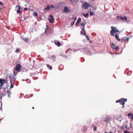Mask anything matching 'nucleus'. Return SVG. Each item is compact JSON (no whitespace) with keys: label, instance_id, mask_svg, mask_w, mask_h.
Wrapping results in <instances>:
<instances>
[{"label":"nucleus","instance_id":"1","mask_svg":"<svg viewBox=\"0 0 133 133\" xmlns=\"http://www.w3.org/2000/svg\"><path fill=\"white\" fill-rule=\"evenodd\" d=\"M7 87H4V88H0V96L1 99H2V96H5L7 92L8 91V90L5 89V88Z\"/></svg>","mask_w":133,"mask_h":133},{"label":"nucleus","instance_id":"2","mask_svg":"<svg viewBox=\"0 0 133 133\" xmlns=\"http://www.w3.org/2000/svg\"><path fill=\"white\" fill-rule=\"evenodd\" d=\"M127 99L126 98H121L116 100V102L117 103H120V104L123 105L122 108H124V104L125 102L127 101Z\"/></svg>","mask_w":133,"mask_h":133},{"label":"nucleus","instance_id":"3","mask_svg":"<svg viewBox=\"0 0 133 133\" xmlns=\"http://www.w3.org/2000/svg\"><path fill=\"white\" fill-rule=\"evenodd\" d=\"M111 29L110 31V33H114L115 32L121 33V31H119L116 27L112 26L111 27Z\"/></svg>","mask_w":133,"mask_h":133},{"label":"nucleus","instance_id":"4","mask_svg":"<svg viewBox=\"0 0 133 133\" xmlns=\"http://www.w3.org/2000/svg\"><path fill=\"white\" fill-rule=\"evenodd\" d=\"M91 5L86 2L83 3L82 4V6L85 9H88L89 7L91 6Z\"/></svg>","mask_w":133,"mask_h":133},{"label":"nucleus","instance_id":"5","mask_svg":"<svg viewBox=\"0 0 133 133\" xmlns=\"http://www.w3.org/2000/svg\"><path fill=\"white\" fill-rule=\"evenodd\" d=\"M8 80L7 79L6 80L4 79H0V87L1 88H2L3 86V85L7 83Z\"/></svg>","mask_w":133,"mask_h":133},{"label":"nucleus","instance_id":"6","mask_svg":"<svg viewBox=\"0 0 133 133\" xmlns=\"http://www.w3.org/2000/svg\"><path fill=\"white\" fill-rule=\"evenodd\" d=\"M21 66L20 64H17L16 65L15 70L17 71H19L21 70Z\"/></svg>","mask_w":133,"mask_h":133},{"label":"nucleus","instance_id":"7","mask_svg":"<svg viewBox=\"0 0 133 133\" xmlns=\"http://www.w3.org/2000/svg\"><path fill=\"white\" fill-rule=\"evenodd\" d=\"M111 118L109 117H106L104 119V121L105 122H108L110 120Z\"/></svg>","mask_w":133,"mask_h":133},{"label":"nucleus","instance_id":"8","mask_svg":"<svg viewBox=\"0 0 133 133\" xmlns=\"http://www.w3.org/2000/svg\"><path fill=\"white\" fill-rule=\"evenodd\" d=\"M54 43L58 46H59L61 45V44L59 42L57 41L56 40L54 41Z\"/></svg>","mask_w":133,"mask_h":133},{"label":"nucleus","instance_id":"9","mask_svg":"<svg viewBox=\"0 0 133 133\" xmlns=\"http://www.w3.org/2000/svg\"><path fill=\"white\" fill-rule=\"evenodd\" d=\"M70 11L69 10V9L68 7H65L64 8V9L63 11L64 12H69Z\"/></svg>","mask_w":133,"mask_h":133},{"label":"nucleus","instance_id":"10","mask_svg":"<svg viewBox=\"0 0 133 133\" xmlns=\"http://www.w3.org/2000/svg\"><path fill=\"white\" fill-rule=\"evenodd\" d=\"M81 19L80 18H78V19L77 22L76 24V25H77L81 21Z\"/></svg>","mask_w":133,"mask_h":133},{"label":"nucleus","instance_id":"11","mask_svg":"<svg viewBox=\"0 0 133 133\" xmlns=\"http://www.w3.org/2000/svg\"><path fill=\"white\" fill-rule=\"evenodd\" d=\"M82 14L83 15V16L85 17H88V16L89 15L88 13H87L86 14H84V13H82Z\"/></svg>","mask_w":133,"mask_h":133},{"label":"nucleus","instance_id":"12","mask_svg":"<svg viewBox=\"0 0 133 133\" xmlns=\"http://www.w3.org/2000/svg\"><path fill=\"white\" fill-rule=\"evenodd\" d=\"M85 24V23L83 22L81 24V28H84Z\"/></svg>","mask_w":133,"mask_h":133},{"label":"nucleus","instance_id":"13","mask_svg":"<svg viewBox=\"0 0 133 133\" xmlns=\"http://www.w3.org/2000/svg\"><path fill=\"white\" fill-rule=\"evenodd\" d=\"M110 45H111V48L113 49H114L115 48V47L116 46L113 43H110Z\"/></svg>","mask_w":133,"mask_h":133},{"label":"nucleus","instance_id":"14","mask_svg":"<svg viewBox=\"0 0 133 133\" xmlns=\"http://www.w3.org/2000/svg\"><path fill=\"white\" fill-rule=\"evenodd\" d=\"M130 38V37L127 38L126 37H124L123 38V39L124 42H125L126 41H128Z\"/></svg>","mask_w":133,"mask_h":133},{"label":"nucleus","instance_id":"15","mask_svg":"<svg viewBox=\"0 0 133 133\" xmlns=\"http://www.w3.org/2000/svg\"><path fill=\"white\" fill-rule=\"evenodd\" d=\"M81 29L82 30L81 31V33H86L84 29V28Z\"/></svg>","mask_w":133,"mask_h":133},{"label":"nucleus","instance_id":"16","mask_svg":"<svg viewBox=\"0 0 133 133\" xmlns=\"http://www.w3.org/2000/svg\"><path fill=\"white\" fill-rule=\"evenodd\" d=\"M23 40L27 43H28L29 41V39L27 38H23Z\"/></svg>","mask_w":133,"mask_h":133},{"label":"nucleus","instance_id":"17","mask_svg":"<svg viewBox=\"0 0 133 133\" xmlns=\"http://www.w3.org/2000/svg\"><path fill=\"white\" fill-rule=\"evenodd\" d=\"M53 19V18H49V22L51 23H52Z\"/></svg>","mask_w":133,"mask_h":133},{"label":"nucleus","instance_id":"18","mask_svg":"<svg viewBox=\"0 0 133 133\" xmlns=\"http://www.w3.org/2000/svg\"><path fill=\"white\" fill-rule=\"evenodd\" d=\"M122 19L123 20H124L125 21H126L127 19V18L126 16H124L122 17Z\"/></svg>","mask_w":133,"mask_h":133},{"label":"nucleus","instance_id":"19","mask_svg":"<svg viewBox=\"0 0 133 133\" xmlns=\"http://www.w3.org/2000/svg\"><path fill=\"white\" fill-rule=\"evenodd\" d=\"M50 8V6H48L46 7L45 8V10H49Z\"/></svg>","mask_w":133,"mask_h":133},{"label":"nucleus","instance_id":"20","mask_svg":"<svg viewBox=\"0 0 133 133\" xmlns=\"http://www.w3.org/2000/svg\"><path fill=\"white\" fill-rule=\"evenodd\" d=\"M33 16L37 17L38 16L37 13V12H34L33 13Z\"/></svg>","mask_w":133,"mask_h":133},{"label":"nucleus","instance_id":"21","mask_svg":"<svg viewBox=\"0 0 133 133\" xmlns=\"http://www.w3.org/2000/svg\"><path fill=\"white\" fill-rule=\"evenodd\" d=\"M83 34L84 35H85L86 38H87V40H88V41H89L90 40V38L89 37V36H88L87 35H86V34Z\"/></svg>","mask_w":133,"mask_h":133},{"label":"nucleus","instance_id":"22","mask_svg":"<svg viewBox=\"0 0 133 133\" xmlns=\"http://www.w3.org/2000/svg\"><path fill=\"white\" fill-rule=\"evenodd\" d=\"M46 66L50 70H51L52 69V66L49 65V64H46Z\"/></svg>","mask_w":133,"mask_h":133},{"label":"nucleus","instance_id":"23","mask_svg":"<svg viewBox=\"0 0 133 133\" xmlns=\"http://www.w3.org/2000/svg\"><path fill=\"white\" fill-rule=\"evenodd\" d=\"M115 36L116 37V39H117V40L118 41H121V39L118 38V36L117 35H115Z\"/></svg>","mask_w":133,"mask_h":133},{"label":"nucleus","instance_id":"24","mask_svg":"<svg viewBox=\"0 0 133 133\" xmlns=\"http://www.w3.org/2000/svg\"><path fill=\"white\" fill-rule=\"evenodd\" d=\"M75 22V21H73L71 24V26H72L74 25Z\"/></svg>","mask_w":133,"mask_h":133},{"label":"nucleus","instance_id":"25","mask_svg":"<svg viewBox=\"0 0 133 133\" xmlns=\"http://www.w3.org/2000/svg\"><path fill=\"white\" fill-rule=\"evenodd\" d=\"M8 96L9 97H10V94H11V92L10 91H8V92H7Z\"/></svg>","mask_w":133,"mask_h":133},{"label":"nucleus","instance_id":"26","mask_svg":"<svg viewBox=\"0 0 133 133\" xmlns=\"http://www.w3.org/2000/svg\"><path fill=\"white\" fill-rule=\"evenodd\" d=\"M71 3H74L76 1V0H70ZM77 1H78V0H77Z\"/></svg>","mask_w":133,"mask_h":133},{"label":"nucleus","instance_id":"27","mask_svg":"<svg viewBox=\"0 0 133 133\" xmlns=\"http://www.w3.org/2000/svg\"><path fill=\"white\" fill-rule=\"evenodd\" d=\"M132 115L133 114L131 113H129L128 115V117H130L131 116H132Z\"/></svg>","mask_w":133,"mask_h":133},{"label":"nucleus","instance_id":"28","mask_svg":"<svg viewBox=\"0 0 133 133\" xmlns=\"http://www.w3.org/2000/svg\"><path fill=\"white\" fill-rule=\"evenodd\" d=\"M115 48L114 49H115L116 50H118L119 49V48L118 46H116Z\"/></svg>","mask_w":133,"mask_h":133},{"label":"nucleus","instance_id":"29","mask_svg":"<svg viewBox=\"0 0 133 133\" xmlns=\"http://www.w3.org/2000/svg\"><path fill=\"white\" fill-rule=\"evenodd\" d=\"M56 57L55 56H53L52 57V58L54 60H55V59L56 58Z\"/></svg>","mask_w":133,"mask_h":133},{"label":"nucleus","instance_id":"30","mask_svg":"<svg viewBox=\"0 0 133 133\" xmlns=\"http://www.w3.org/2000/svg\"><path fill=\"white\" fill-rule=\"evenodd\" d=\"M14 84H13L11 83V85L10 88V89L11 88H12L14 87Z\"/></svg>","mask_w":133,"mask_h":133},{"label":"nucleus","instance_id":"31","mask_svg":"<svg viewBox=\"0 0 133 133\" xmlns=\"http://www.w3.org/2000/svg\"><path fill=\"white\" fill-rule=\"evenodd\" d=\"M0 4L1 5V6H4V5L2 2H0Z\"/></svg>","mask_w":133,"mask_h":133},{"label":"nucleus","instance_id":"32","mask_svg":"<svg viewBox=\"0 0 133 133\" xmlns=\"http://www.w3.org/2000/svg\"><path fill=\"white\" fill-rule=\"evenodd\" d=\"M19 49H18V48L15 51V52H19Z\"/></svg>","mask_w":133,"mask_h":133},{"label":"nucleus","instance_id":"33","mask_svg":"<svg viewBox=\"0 0 133 133\" xmlns=\"http://www.w3.org/2000/svg\"><path fill=\"white\" fill-rule=\"evenodd\" d=\"M17 7H18V10H19L21 9V7L17 5Z\"/></svg>","mask_w":133,"mask_h":133},{"label":"nucleus","instance_id":"34","mask_svg":"<svg viewBox=\"0 0 133 133\" xmlns=\"http://www.w3.org/2000/svg\"><path fill=\"white\" fill-rule=\"evenodd\" d=\"M124 133H128V131L127 130H125L124 132Z\"/></svg>","mask_w":133,"mask_h":133},{"label":"nucleus","instance_id":"35","mask_svg":"<svg viewBox=\"0 0 133 133\" xmlns=\"http://www.w3.org/2000/svg\"><path fill=\"white\" fill-rule=\"evenodd\" d=\"M21 11L19 10H18L17 11V13H20L21 12Z\"/></svg>","mask_w":133,"mask_h":133},{"label":"nucleus","instance_id":"36","mask_svg":"<svg viewBox=\"0 0 133 133\" xmlns=\"http://www.w3.org/2000/svg\"><path fill=\"white\" fill-rule=\"evenodd\" d=\"M90 14L91 15H93V13L92 12H90Z\"/></svg>","mask_w":133,"mask_h":133},{"label":"nucleus","instance_id":"37","mask_svg":"<svg viewBox=\"0 0 133 133\" xmlns=\"http://www.w3.org/2000/svg\"><path fill=\"white\" fill-rule=\"evenodd\" d=\"M97 128L96 127H95L94 128V130H96L97 129Z\"/></svg>","mask_w":133,"mask_h":133},{"label":"nucleus","instance_id":"38","mask_svg":"<svg viewBox=\"0 0 133 133\" xmlns=\"http://www.w3.org/2000/svg\"><path fill=\"white\" fill-rule=\"evenodd\" d=\"M50 7L52 8H54V6L52 5H51Z\"/></svg>","mask_w":133,"mask_h":133},{"label":"nucleus","instance_id":"39","mask_svg":"<svg viewBox=\"0 0 133 133\" xmlns=\"http://www.w3.org/2000/svg\"><path fill=\"white\" fill-rule=\"evenodd\" d=\"M49 16L51 18H53V17H52V16L51 15H50V16Z\"/></svg>","mask_w":133,"mask_h":133},{"label":"nucleus","instance_id":"40","mask_svg":"<svg viewBox=\"0 0 133 133\" xmlns=\"http://www.w3.org/2000/svg\"><path fill=\"white\" fill-rule=\"evenodd\" d=\"M27 9H27V8H24V10H27Z\"/></svg>","mask_w":133,"mask_h":133},{"label":"nucleus","instance_id":"41","mask_svg":"<svg viewBox=\"0 0 133 133\" xmlns=\"http://www.w3.org/2000/svg\"><path fill=\"white\" fill-rule=\"evenodd\" d=\"M122 17H122V16H120L119 18H120V19H122Z\"/></svg>","mask_w":133,"mask_h":133},{"label":"nucleus","instance_id":"42","mask_svg":"<svg viewBox=\"0 0 133 133\" xmlns=\"http://www.w3.org/2000/svg\"><path fill=\"white\" fill-rule=\"evenodd\" d=\"M132 117H131V119H133V115L132 116Z\"/></svg>","mask_w":133,"mask_h":133},{"label":"nucleus","instance_id":"43","mask_svg":"<svg viewBox=\"0 0 133 133\" xmlns=\"http://www.w3.org/2000/svg\"><path fill=\"white\" fill-rule=\"evenodd\" d=\"M120 16H117V17L118 18H120Z\"/></svg>","mask_w":133,"mask_h":133},{"label":"nucleus","instance_id":"44","mask_svg":"<svg viewBox=\"0 0 133 133\" xmlns=\"http://www.w3.org/2000/svg\"><path fill=\"white\" fill-rule=\"evenodd\" d=\"M65 58H67L68 56H65L64 57Z\"/></svg>","mask_w":133,"mask_h":133},{"label":"nucleus","instance_id":"45","mask_svg":"<svg viewBox=\"0 0 133 133\" xmlns=\"http://www.w3.org/2000/svg\"><path fill=\"white\" fill-rule=\"evenodd\" d=\"M111 34V35H114V34Z\"/></svg>","mask_w":133,"mask_h":133},{"label":"nucleus","instance_id":"46","mask_svg":"<svg viewBox=\"0 0 133 133\" xmlns=\"http://www.w3.org/2000/svg\"><path fill=\"white\" fill-rule=\"evenodd\" d=\"M69 50V49H68L66 52V53H67L68 51Z\"/></svg>","mask_w":133,"mask_h":133},{"label":"nucleus","instance_id":"47","mask_svg":"<svg viewBox=\"0 0 133 133\" xmlns=\"http://www.w3.org/2000/svg\"><path fill=\"white\" fill-rule=\"evenodd\" d=\"M32 108L33 109H34V108L33 107H32Z\"/></svg>","mask_w":133,"mask_h":133},{"label":"nucleus","instance_id":"48","mask_svg":"<svg viewBox=\"0 0 133 133\" xmlns=\"http://www.w3.org/2000/svg\"><path fill=\"white\" fill-rule=\"evenodd\" d=\"M76 19V17H75L74 18V19Z\"/></svg>","mask_w":133,"mask_h":133},{"label":"nucleus","instance_id":"49","mask_svg":"<svg viewBox=\"0 0 133 133\" xmlns=\"http://www.w3.org/2000/svg\"><path fill=\"white\" fill-rule=\"evenodd\" d=\"M104 133H108V132H104Z\"/></svg>","mask_w":133,"mask_h":133},{"label":"nucleus","instance_id":"50","mask_svg":"<svg viewBox=\"0 0 133 133\" xmlns=\"http://www.w3.org/2000/svg\"><path fill=\"white\" fill-rule=\"evenodd\" d=\"M3 119V118H2V119H0V121H1V120H2Z\"/></svg>","mask_w":133,"mask_h":133},{"label":"nucleus","instance_id":"51","mask_svg":"<svg viewBox=\"0 0 133 133\" xmlns=\"http://www.w3.org/2000/svg\"><path fill=\"white\" fill-rule=\"evenodd\" d=\"M130 127L131 128H132V127L131 126H130Z\"/></svg>","mask_w":133,"mask_h":133},{"label":"nucleus","instance_id":"52","mask_svg":"<svg viewBox=\"0 0 133 133\" xmlns=\"http://www.w3.org/2000/svg\"><path fill=\"white\" fill-rule=\"evenodd\" d=\"M122 127H121V129H122Z\"/></svg>","mask_w":133,"mask_h":133},{"label":"nucleus","instance_id":"53","mask_svg":"<svg viewBox=\"0 0 133 133\" xmlns=\"http://www.w3.org/2000/svg\"><path fill=\"white\" fill-rule=\"evenodd\" d=\"M109 133H113L112 132H110Z\"/></svg>","mask_w":133,"mask_h":133},{"label":"nucleus","instance_id":"54","mask_svg":"<svg viewBox=\"0 0 133 133\" xmlns=\"http://www.w3.org/2000/svg\"><path fill=\"white\" fill-rule=\"evenodd\" d=\"M25 19H26V18H24V20H25Z\"/></svg>","mask_w":133,"mask_h":133},{"label":"nucleus","instance_id":"55","mask_svg":"<svg viewBox=\"0 0 133 133\" xmlns=\"http://www.w3.org/2000/svg\"><path fill=\"white\" fill-rule=\"evenodd\" d=\"M127 127V125L125 126V127L126 128V127Z\"/></svg>","mask_w":133,"mask_h":133},{"label":"nucleus","instance_id":"56","mask_svg":"<svg viewBox=\"0 0 133 133\" xmlns=\"http://www.w3.org/2000/svg\"><path fill=\"white\" fill-rule=\"evenodd\" d=\"M26 4H25V6H26Z\"/></svg>","mask_w":133,"mask_h":133},{"label":"nucleus","instance_id":"57","mask_svg":"<svg viewBox=\"0 0 133 133\" xmlns=\"http://www.w3.org/2000/svg\"><path fill=\"white\" fill-rule=\"evenodd\" d=\"M128 133H130V132H128Z\"/></svg>","mask_w":133,"mask_h":133},{"label":"nucleus","instance_id":"58","mask_svg":"<svg viewBox=\"0 0 133 133\" xmlns=\"http://www.w3.org/2000/svg\"><path fill=\"white\" fill-rule=\"evenodd\" d=\"M1 8L0 7V10H1Z\"/></svg>","mask_w":133,"mask_h":133}]
</instances>
